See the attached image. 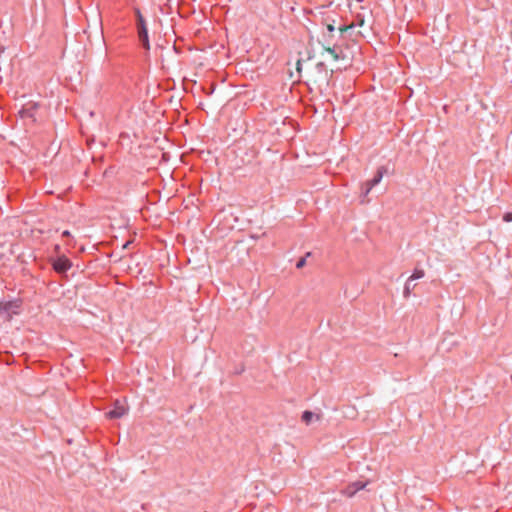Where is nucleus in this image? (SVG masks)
<instances>
[{"mask_svg": "<svg viewBox=\"0 0 512 512\" xmlns=\"http://www.w3.org/2000/svg\"><path fill=\"white\" fill-rule=\"evenodd\" d=\"M22 308V300L15 299L0 302V317L5 321H10L14 315H19Z\"/></svg>", "mask_w": 512, "mask_h": 512, "instance_id": "1", "label": "nucleus"}, {"mask_svg": "<svg viewBox=\"0 0 512 512\" xmlns=\"http://www.w3.org/2000/svg\"><path fill=\"white\" fill-rule=\"evenodd\" d=\"M386 172H387L386 167L380 166L377 169L376 174L374 175V177L372 179H370V180H367L363 184V186H362V196L363 197H366L370 193L371 189L381 182V180H382V178H383V176H384V174Z\"/></svg>", "mask_w": 512, "mask_h": 512, "instance_id": "2", "label": "nucleus"}, {"mask_svg": "<svg viewBox=\"0 0 512 512\" xmlns=\"http://www.w3.org/2000/svg\"><path fill=\"white\" fill-rule=\"evenodd\" d=\"M52 267L56 273L64 274L72 267V262L65 255H61L52 260Z\"/></svg>", "mask_w": 512, "mask_h": 512, "instance_id": "3", "label": "nucleus"}, {"mask_svg": "<svg viewBox=\"0 0 512 512\" xmlns=\"http://www.w3.org/2000/svg\"><path fill=\"white\" fill-rule=\"evenodd\" d=\"M368 482L355 481L348 484L342 493L347 497H353L358 491L364 489Z\"/></svg>", "mask_w": 512, "mask_h": 512, "instance_id": "4", "label": "nucleus"}, {"mask_svg": "<svg viewBox=\"0 0 512 512\" xmlns=\"http://www.w3.org/2000/svg\"><path fill=\"white\" fill-rule=\"evenodd\" d=\"M126 413L127 409L120 403L119 400H116L114 403V408L106 413V417L109 419H119Z\"/></svg>", "mask_w": 512, "mask_h": 512, "instance_id": "5", "label": "nucleus"}, {"mask_svg": "<svg viewBox=\"0 0 512 512\" xmlns=\"http://www.w3.org/2000/svg\"><path fill=\"white\" fill-rule=\"evenodd\" d=\"M38 108V105L35 103H28L22 107L19 111L21 118H34L35 112Z\"/></svg>", "mask_w": 512, "mask_h": 512, "instance_id": "6", "label": "nucleus"}, {"mask_svg": "<svg viewBox=\"0 0 512 512\" xmlns=\"http://www.w3.org/2000/svg\"><path fill=\"white\" fill-rule=\"evenodd\" d=\"M137 32H138V38H139V41L142 44V47L145 50H150V42H149V36H148V29H147V27L138 28Z\"/></svg>", "mask_w": 512, "mask_h": 512, "instance_id": "7", "label": "nucleus"}, {"mask_svg": "<svg viewBox=\"0 0 512 512\" xmlns=\"http://www.w3.org/2000/svg\"><path fill=\"white\" fill-rule=\"evenodd\" d=\"M325 50L333 57L334 60L344 59V54L342 50H338L336 46L327 47Z\"/></svg>", "mask_w": 512, "mask_h": 512, "instance_id": "8", "label": "nucleus"}, {"mask_svg": "<svg viewBox=\"0 0 512 512\" xmlns=\"http://www.w3.org/2000/svg\"><path fill=\"white\" fill-rule=\"evenodd\" d=\"M413 281H410V279L408 278L405 285H404V290H403V296L404 298H409L410 295L412 294L414 288H415V284L412 283Z\"/></svg>", "mask_w": 512, "mask_h": 512, "instance_id": "9", "label": "nucleus"}, {"mask_svg": "<svg viewBox=\"0 0 512 512\" xmlns=\"http://www.w3.org/2000/svg\"><path fill=\"white\" fill-rule=\"evenodd\" d=\"M135 13H136V16H137V29L138 28H142V27H147L146 26V21H145L143 15L141 14L140 10L136 9Z\"/></svg>", "mask_w": 512, "mask_h": 512, "instance_id": "10", "label": "nucleus"}, {"mask_svg": "<svg viewBox=\"0 0 512 512\" xmlns=\"http://www.w3.org/2000/svg\"><path fill=\"white\" fill-rule=\"evenodd\" d=\"M425 276V272L422 269H415L412 275L409 277L410 281L421 279Z\"/></svg>", "mask_w": 512, "mask_h": 512, "instance_id": "11", "label": "nucleus"}, {"mask_svg": "<svg viewBox=\"0 0 512 512\" xmlns=\"http://www.w3.org/2000/svg\"><path fill=\"white\" fill-rule=\"evenodd\" d=\"M314 417V413L311 411H304L302 414V421L306 424H309L312 418Z\"/></svg>", "mask_w": 512, "mask_h": 512, "instance_id": "12", "label": "nucleus"}, {"mask_svg": "<svg viewBox=\"0 0 512 512\" xmlns=\"http://www.w3.org/2000/svg\"><path fill=\"white\" fill-rule=\"evenodd\" d=\"M309 256H311V253H310V252L306 253L305 257L300 258V259L297 261V263H296V268H297V269H301V268H303V267L305 266V264H306V258H307V257H309Z\"/></svg>", "mask_w": 512, "mask_h": 512, "instance_id": "13", "label": "nucleus"}, {"mask_svg": "<svg viewBox=\"0 0 512 512\" xmlns=\"http://www.w3.org/2000/svg\"><path fill=\"white\" fill-rule=\"evenodd\" d=\"M503 221H505V222H512V212H506L503 215Z\"/></svg>", "mask_w": 512, "mask_h": 512, "instance_id": "14", "label": "nucleus"}, {"mask_svg": "<svg viewBox=\"0 0 512 512\" xmlns=\"http://www.w3.org/2000/svg\"><path fill=\"white\" fill-rule=\"evenodd\" d=\"M326 28L329 33H332L335 30V27L332 24H328Z\"/></svg>", "mask_w": 512, "mask_h": 512, "instance_id": "15", "label": "nucleus"}, {"mask_svg": "<svg viewBox=\"0 0 512 512\" xmlns=\"http://www.w3.org/2000/svg\"><path fill=\"white\" fill-rule=\"evenodd\" d=\"M317 68L320 70V71H323L325 70V64L323 62H319L317 64Z\"/></svg>", "mask_w": 512, "mask_h": 512, "instance_id": "16", "label": "nucleus"}, {"mask_svg": "<svg viewBox=\"0 0 512 512\" xmlns=\"http://www.w3.org/2000/svg\"><path fill=\"white\" fill-rule=\"evenodd\" d=\"M62 237L70 238L71 237L70 231H68V230L63 231L62 232Z\"/></svg>", "mask_w": 512, "mask_h": 512, "instance_id": "17", "label": "nucleus"}, {"mask_svg": "<svg viewBox=\"0 0 512 512\" xmlns=\"http://www.w3.org/2000/svg\"><path fill=\"white\" fill-rule=\"evenodd\" d=\"M301 66H302V61H301V60H298V61H297L296 68H297V71H298L299 73L301 72Z\"/></svg>", "mask_w": 512, "mask_h": 512, "instance_id": "18", "label": "nucleus"}, {"mask_svg": "<svg viewBox=\"0 0 512 512\" xmlns=\"http://www.w3.org/2000/svg\"><path fill=\"white\" fill-rule=\"evenodd\" d=\"M346 30H347V27H346V26H342V27H340V31H341V32H344V31H346Z\"/></svg>", "mask_w": 512, "mask_h": 512, "instance_id": "19", "label": "nucleus"}, {"mask_svg": "<svg viewBox=\"0 0 512 512\" xmlns=\"http://www.w3.org/2000/svg\"><path fill=\"white\" fill-rule=\"evenodd\" d=\"M55 251L58 253L60 251V246L57 244L55 245Z\"/></svg>", "mask_w": 512, "mask_h": 512, "instance_id": "20", "label": "nucleus"}, {"mask_svg": "<svg viewBox=\"0 0 512 512\" xmlns=\"http://www.w3.org/2000/svg\"><path fill=\"white\" fill-rule=\"evenodd\" d=\"M363 22H364L363 20H358V23L360 26L363 25Z\"/></svg>", "mask_w": 512, "mask_h": 512, "instance_id": "21", "label": "nucleus"}, {"mask_svg": "<svg viewBox=\"0 0 512 512\" xmlns=\"http://www.w3.org/2000/svg\"><path fill=\"white\" fill-rule=\"evenodd\" d=\"M363 22H364L363 20H358V23L360 26L363 25Z\"/></svg>", "mask_w": 512, "mask_h": 512, "instance_id": "22", "label": "nucleus"}, {"mask_svg": "<svg viewBox=\"0 0 512 512\" xmlns=\"http://www.w3.org/2000/svg\"><path fill=\"white\" fill-rule=\"evenodd\" d=\"M129 243L130 242H126L123 247L126 248L129 245Z\"/></svg>", "mask_w": 512, "mask_h": 512, "instance_id": "23", "label": "nucleus"}]
</instances>
